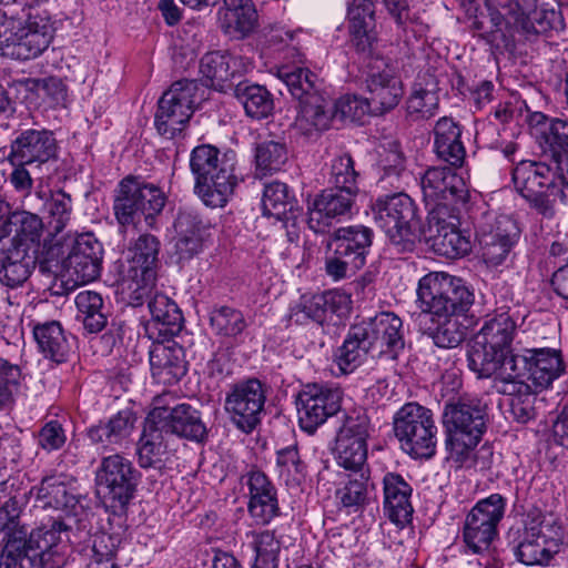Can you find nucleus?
Wrapping results in <instances>:
<instances>
[{
	"label": "nucleus",
	"instance_id": "obj_5",
	"mask_svg": "<svg viewBox=\"0 0 568 568\" xmlns=\"http://www.w3.org/2000/svg\"><path fill=\"white\" fill-rule=\"evenodd\" d=\"M164 192L152 183L126 176L114 191L113 211L120 225H133L144 217L146 225L155 227V219L165 205Z\"/></svg>",
	"mask_w": 568,
	"mask_h": 568
},
{
	"label": "nucleus",
	"instance_id": "obj_20",
	"mask_svg": "<svg viewBox=\"0 0 568 568\" xmlns=\"http://www.w3.org/2000/svg\"><path fill=\"white\" fill-rule=\"evenodd\" d=\"M420 187L428 211L442 203L460 210L469 199L464 179L445 166L428 169L422 176Z\"/></svg>",
	"mask_w": 568,
	"mask_h": 568
},
{
	"label": "nucleus",
	"instance_id": "obj_31",
	"mask_svg": "<svg viewBox=\"0 0 568 568\" xmlns=\"http://www.w3.org/2000/svg\"><path fill=\"white\" fill-rule=\"evenodd\" d=\"M443 420L448 433L483 436L486 427V405L478 398H460L446 404Z\"/></svg>",
	"mask_w": 568,
	"mask_h": 568
},
{
	"label": "nucleus",
	"instance_id": "obj_55",
	"mask_svg": "<svg viewBox=\"0 0 568 568\" xmlns=\"http://www.w3.org/2000/svg\"><path fill=\"white\" fill-rule=\"evenodd\" d=\"M210 324L216 335L236 337L247 327L244 314L230 306L215 307L210 313Z\"/></svg>",
	"mask_w": 568,
	"mask_h": 568
},
{
	"label": "nucleus",
	"instance_id": "obj_50",
	"mask_svg": "<svg viewBox=\"0 0 568 568\" xmlns=\"http://www.w3.org/2000/svg\"><path fill=\"white\" fill-rule=\"evenodd\" d=\"M277 79L283 82L288 92L297 100L304 101L317 90V77L308 69L282 65L277 69Z\"/></svg>",
	"mask_w": 568,
	"mask_h": 568
},
{
	"label": "nucleus",
	"instance_id": "obj_51",
	"mask_svg": "<svg viewBox=\"0 0 568 568\" xmlns=\"http://www.w3.org/2000/svg\"><path fill=\"white\" fill-rule=\"evenodd\" d=\"M246 538L255 552L254 566L277 568L282 541L274 531H248Z\"/></svg>",
	"mask_w": 568,
	"mask_h": 568
},
{
	"label": "nucleus",
	"instance_id": "obj_6",
	"mask_svg": "<svg viewBox=\"0 0 568 568\" xmlns=\"http://www.w3.org/2000/svg\"><path fill=\"white\" fill-rule=\"evenodd\" d=\"M374 220L400 251H410L422 232L414 201L405 193L379 197L373 205Z\"/></svg>",
	"mask_w": 568,
	"mask_h": 568
},
{
	"label": "nucleus",
	"instance_id": "obj_36",
	"mask_svg": "<svg viewBox=\"0 0 568 568\" xmlns=\"http://www.w3.org/2000/svg\"><path fill=\"white\" fill-rule=\"evenodd\" d=\"M383 484L385 513L392 523L404 527L410 521L413 515L412 487L400 475L395 473L386 474Z\"/></svg>",
	"mask_w": 568,
	"mask_h": 568
},
{
	"label": "nucleus",
	"instance_id": "obj_35",
	"mask_svg": "<svg viewBox=\"0 0 568 568\" xmlns=\"http://www.w3.org/2000/svg\"><path fill=\"white\" fill-rule=\"evenodd\" d=\"M149 361L152 376L163 384L176 383L186 373L184 352L176 343H154Z\"/></svg>",
	"mask_w": 568,
	"mask_h": 568
},
{
	"label": "nucleus",
	"instance_id": "obj_25",
	"mask_svg": "<svg viewBox=\"0 0 568 568\" xmlns=\"http://www.w3.org/2000/svg\"><path fill=\"white\" fill-rule=\"evenodd\" d=\"M44 232L42 219L28 211H14L0 226V237L10 236L6 244L10 247L38 254Z\"/></svg>",
	"mask_w": 568,
	"mask_h": 568
},
{
	"label": "nucleus",
	"instance_id": "obj_59",
	"mask_svg": "<svg viewBox=\"0 0 568 568\" xmlns=\"http://www.w3.org/2000/svg\"><path fill=\"white\" fill-rule=\"evenodd\" d=\"M286 160V148L278 142L267 141L256 148V169L263 175L281 170Z\"/></svg>",
	"mask_w": 568,
	"mask_h": 568
},
{
	"label": "nucleus",
	"instance_id": "obj_44",
	"mask_svg": "<svg viewBox=\"0 0 568 568\" xmlns=\"http://www.w3.org/2000/svg\"><path fill=\"white\" fill-rule=\"evenodd\" d=\"M2 19L0 20V54L12 58L18 49L21 14L29 6V0H0Z\"/></svg>",
	"mask_w": 568,
	"mask_h": 568
},
{
	"label": "nucleus",
	"instance_id": "obj_14",
	"mask_svg": "<svg viewBox=\"0 0 568 568\" xmlns=\"http://www.w3.org/2000/svg\"><path fill=\"white\" fill-rule=\"evenodd\" d=\"M343 392L337 386L307 384L298 393L296 405L301 428L313 434L327 418L338 413Z\"/></svg>",
	"mask_w": 568,
	"mask_h": 568
},
{
	"label": "nucleus",
	"instance_id": "obj_3",
	"mask_svg": "<svg viewBox=\"0 0 568 568\" xmlns=\"http://www.w3.org/2000/svg\"><path fill=\"white\" fill-rule=\"evenodd\" d=\"M190 169L195 180V192L204 204L224 206L237 184L234 154H221L215 146L202 144L191 152Z\"/></svg>",
	"mask_w": 568,
	"mask_h": 568
},
{
	"label": "nucleus",
	"instance_id": "obj_63",
	"mask_svg": "<svg viewBox=\"0 0 568 568\" xmlns=\"http://www.w3.org/2000/svg\"><path fill=\"white\" fill-rule=\"evenodd\" d=\"M367 113H372L367 97L346 94L336 101L332 115L342 121L355 122L361 121Z\"/></svg>",
	"mask_w": 568,
	"mask_h": 568
},
{
	"label": "nucleus",
	"instance_id": "obj_16",
	"mask_svg": "<svg viewBox=\"0 0 568 568\" xmlns=\"http://www.w3.org/2000/svg\"><path fill=\"white\" fill-rule=\"evenodd\" d=\"M266 394L255 379L235 384L225 397L224 408L232 423L244 433H251L261 422Z\"/></svg>",
	"mask_w": 568,
	"mask_h": 568
},
{
	"label": "nucleus",
	"instance_id": "obj_1",
	"mask_svg": "<svg viewBox=\"0 0 568 568\" xmlns=\"http://www.w3.org/2000/svg\"><path fill=\"white\" fill-rule=\"evenodd\" d=\"M532 133L550 162L520 161L513 170L517 192L529 206L552 219L558 204L568 203V121L536 112L530 116Z\"/></svg>",
	"mask_w": 568,
	"mask_h": 568
},
{
	"label": "nucleus",
	"instance_id": "obj_18",
	"mask_svg": "<svg viewBox=\"0 0 568 568\" xmlns=\"http://www.w3.org/2000/svg\"><path fill=\"white\" fill-rule=\"evenodd\" d=\"M103 248L91 235L79 236L68 256L62 261L61 277L71 287L87 284L99 277Z\"/></svg>",
	"mask_w": 568,
	"mask_h": 568
},
{
	"label": "nucleus",
	"instance_id": "obj_46",
	"mask_svg": "<svg viewBox=\"0 0 568 568\" xmlns=\"http://www.w3.org/2000/svg\"><path fill=\"white\" fill-rule=\"evenodd\" d=\"M165 432L151 423L145 422L143 434L138 444L139 464L143 468L156 467L164 462L168 454Z\"/></svg>",
	"mask_w": 568,
	"mask_h": 568
},
{
	"label": "nucleus",
	"instance_id": "obj_54",
	"mask_svg": "<svg viewBox=\"0 0 568 568\" xmlns=\"http://www.w3.org/2000/svg\"><path fill=\"white\" fill-rule=\"evenodd\" d=\"M235 94L246 114L253 119H264L273 110V100L266 89L261 85H242L235 89Z\"/></svg>",
	"mask_w": 568,
	"mask_h": 568
},
{
	"label": "nucleus",
	"instance_id": "obj_34",
	"mask_svg": "<svg viewBox=\"0 0 568 568\" xmlns=\"http://www.w3.org/2000/svg\"><path fill=\"white\" fill-rule=\"evenodd\" d=\"M373 232L364 225H352L337 229L327 242L328 252L342 257L352 258L355 264L364 266L366 255L372 245Z\"/></svg>",
	"mask_w": 568,
	"mask_h": 568
},
{
	"label": "nucleus",
	"instance_id": "obj_56",
	"mask_svg": "<svg viewBox=\"0 0 568 568\" xmlns=\"http://www.w3.org/2000/svg\"><path fill=\"white\" fill-rule=\"evenodd\" d=\"M290 322L305 325L310 322L323 323L326 320L325 298L322 294H305L290 308Z\"/></svg>",
	"mask_w": 568,
	"mask_h": 568
},
{
	"label": "nucleus",
	"instance_id": "obj_52",
	"mask_svg": "<svg viewBox=\"0 0 568 568\" xmlns=\"http://www.w3.org/2000/svg\"><path fill=\"white\" fill-rule=\"evenodd\" d=\"M488 8L516 28L530 27L529 16L535 12L537 0H486Z\"/></svg>",
	"mask_w": 568,
	"mask_h": 568
},
{
	"label": "nucleus",
	"instance_id": "obj_11",
	"mask_svg": "<svg viewBox=\"0 0 568 568\" xmlns=\"http://www.w3.org/2000/svg\"><path fill=\"white\" fill-rule=\"evenodd\" d=\"M99 494L113 508L123 509L133 498L138 485V471L130 459L112 454L101 459L95 473Z\"/></svg>",
	"mask_w": 568,
	"mask_h": 568
},
{
	"label": "nucleus",
	"instance_id": "obj_57",
	"mask_svg": "<svg viewBox=\"0 0 568 568\" xmlns=\"http://www.w3.org/2000/svg\"><path fill=\"white\" fill-rule=\"evenodd\" d=\"M447 449L448 458L458 467H471L474 465V448L481 436L463 434L460 432L448 433Z\"/></svg>",
	"mask_w": 568,
	"mask_h": 568
},
{
	"label": "nucleus",
	"instance_id": "obj_4",
	"mask_svg": "<svg viewBox=\"0 0 568 568\" xmlns=\"http://www.w3.org/2000/svg\"><path fill=\"white\" fill-rule=\"evenodd\" d=\"M417 302L422 311L417 321L422 326L428 324L432 315L467 312L474 295L462 278L444 272H430L418 282Z\"/></svg>",
	"mask_w": 568,
	"mask_h": 568
},
{
	"label": "nucleus",
	"instance_id": "obj_21",
	"mask_svg": "<svg viewBox=\"0 0 568 568\" xmlns=\"http://www.w3.org/2000/svg\"><path fill=\"white\" fill-rule=\"evenodd\" d=\"M149 420L162 428L165 434L191 440L200 442L206 434L200 413L195 408L185 403L171 407L165 404V396L155 399L154 407L149 413Z\"/></svg>",
	"mask_w": 568,
	"mask_h": 568
},
{
	"label": "nucleus",
	"instance_id": "obj_10",
	"mask_svg": "<svg viewBox=\"0 0 568 568\" xmlns=\"http://www.w3.org/2000/svg\"><path fill=\"white\" fill-rule=\"evenodd\" d=\"M460 210L442 203L428 212L422 236L430 248L447 258L463 257L471 250L469 239L459 230Z\"/></svg>",
	"mask_w": 568,
	"mask_h": 568
},
{
	"label": "nucleus",
	"instance_id": "obj_22",
	"mask_svg": "<svg viewBox=\"0 0 568 568\" xmlns=\"http://www.w3.org/2000/svg\"><path fill=\"white\" fill-rule=\"evenodd\" d=\"M37 499L42 508L61 510L68 517H74L81 523L88 518L91 510V499L75 491L62 476L47 477L37 488Z\"/></svg>",
	"mask_w": 568,
	"mask_h": 568
},
{
	"label": "nucleus",
	"instance_id": "obj_42",
	"mask_svg": "<svg viewBox=\"0 0 568 568\" xmlns=\"http://www.w3.org/2000/svg\"><path fill=\"white\" fill-rule=\"evenodd\" d=\"M465 312H447V314L432 315L428 322L432 325L424 324L419 326L424 334H427L436 346L442 348H454L458 346L466 336V326H464L459 316Z\"/></svg>",
	"mask_w": 568,
	"mask_h": 568
},
{
	"label": "nucleus",
	"instance_id": "obj_27",
	"mask_svg": "<svg viewBox=\"0 0 568 568\" xmlns=\"http://www.w3.org/2000/svg\"><path fill=\"white\" fill-rule=\"evenodd\" d=\"M252 67L248 59L234 55L227 51H212L205 53L200 60V73L205 85L217 91L231 88V80L246 72Z\"/></svg>",
	"mask_w": 568,
	"mask_h": 568
},
{
	"label": "nucleus",
	"instance_id": "obj_7",
	"mask_svg": "<svg viewBox=\"0 0 568 568\" xmlns=\"http://www.w3.org/2000/svg\"><path fill=\"white\" fill-rule=\"evenodd\" d=\"M159 247L154 235L142 234L128 250L120 286L132 306L142 305L153 290Z\"/></svg>",
	"mask_w": 568,
	"mask_h": 568
},
{
	"label": "nucleus",
	"instance_id": "obj_29",
	"mask_svg": "<svg viewBox=\"0 0 568 568\" xmlns=\"http://www.w3.org/2000/svg\"><path fill=\"white\" fill-rule=\"evenodd\" d=\"M250 500L248 514L257 525H267L278 516L277 491L273 483L261 470H252L246 476Z\"/></svg>",
	"mask_w": 568,
	"mask_h": 568
},
{
	"label": "nucleus",
	"instance_id": "obj_8",
	"mask_svg": "<svg viewBox=\"0 0 568 568\" xmlns=\"http://www.w3.org/2000/svg\"><path fill=\"white\" fill-rule=\"evenodd\" d=\"M394 433L404 452L414 458H432L436 453L438 428L430 409L408 403L394 416Z\"/></svg>",
	"mask_w": 568,
	"mask_h": 568
},
{
	"label": "nucleus",
	"instance_id": "obj_19",
	"mask_svg": "<svg viewBox=\"0 0 568 568\" xmlns=\"http://www.w3.org/2000/svg\"><path fill=\"white\" fill-rule=\"evenodd\" d=\"M561 545L562 530L559 526L550 519L531 521L524 531L516 555L527 566L545 565L559 552Z\"/></svg>",
	"mask_w": 568,
	"mask_h": 568
},
{
	"label": "nucleus",
	"instance_id": "obj_61",
	"mask_svg": "<svg viewBox=\"0 0 568 568\" xmlns=\"http://www.w3.org/2000/svg\"><path fill=\"white\" fill-rule=\"evenodd\" d=\"M505 498L499 494H491L484 498L473 507L468 516H474L479 523L489 525L497 531V525L501 520L505 513Z\"/></svg>",
	"mask_w": 568,
	"mask_h": 568
},
{
	"label": "nucleus",
	"instance_id": "obj_2",
	"mask_svg": "<svg viewBox=\"0 0 568 568\" xmlns=\"http://www.w3.org/2000/svg\"><path fill=\"white\" fill-rule=\"evenodd\" d=\"M517 332L513 315L503 312L489 317L468 343L467 362L478 378H496L511 373L525 364L519 354H511V343Z\"/></svg>",
	"mask_w": 568,
	"mask_h": 568
},
{
	"label": "nucleus",
	"instance_id": "obj_58",
	"mask_svg": "<svg viewBox=\"0 0 568 568\" xmlns=\"http://www.w3.org/2000/svg\"><path fill=\"white\" fill-rule=\"evenodd\" d=\"M496 535L497 531L490 528L489 525L479 523L474 518V516H466L463 538L466 546L474 554L486 551L490 547Z\"/></svg>",
	"mask_w": 568,
	"mask_h": 568
},
{
	"label": "nucleus",
	"instance_id": "obj_41",
	"mask_svg": "<svg viewBox=\"0 0 568 568\" xmlns=\"http://www.w3.org/2000/svg\"><path fill=\"white\" fill-rule=\"evenodd\" d=\"M37 255L3 245L0 248V282L8 287L22 285L34 267Z\"/></svg>",
	"mask_w": 568,
	"mask_h": 568
},
{
	"label": "nucleus",
	"instance_id": "obj_38",
	"mask_svg": "<svg viewBox=\"0 0 568 568\" xmlns=\"http://www.w3.org/2000/svg\"><path fill=\"white\" fill-rule=\"evenodd\" d=\"M375 351L361 323L352 325L343 344L336 349L334 361L343 374L353 373Z\"/></svg>",
	"mask_w": 568,
	"mask_h": 568
},
{
	"label": "nucleus",
	"instance_id": "obj_40",
	"mask_svg": "<svg viewBox=\"0 0 568 568\" xmlns=\"http://www.w3.org/2000/svg\"><path fill=\"white\" fill-rule=\"evenodd\" d=\"M332 119L328 101L320 93H314L300 102L294 125L300 133L313 136L328 129Z\"/></svg>",
	"mask_w": 568,
	"mask_h": 568
},
{
	"label": "nucleus",
	"instance_id": "obj_9",
	"mask_svg": "<svg viewBox=\"0 0 568 568\" xmlns=\"http://www.w3.org/2000/svg\"><path fill=\"white\" fill-rule=\"evenodd\" d=\"M200 90L195 80H179L162 94L154 118L155 128L162 136L174 139L182 133L203 99Z\"/></svg>",
	"mask_w": 568,
	"mask_h": 568
},
{
	"label": "nucleus",
	"instance_id": "obj_62",
	"mask_svg": "<svg viewBox=\"0 0 568 568\" xmlns=\"http://www.w3.org/2000/svg\"><path fill=\"white\" fill-rule=\"evenodd\" d=\"M30 83L32 84L31 89L34 90L50 108L65 105L68 89L60 78L49 77L34 79L31 80Z\"/></svg>",
	"mask_w": 568,
	"mask_h": 568
},
{
	"label": "nucleus",
	"instance_id": "obj_43",
	"mask_svg": "<svg viewBox=\"0 0 568 568\" xmlns=\"http://www.w3.org/2000/svg\"><path fill=\"white\" fill-rule=\"evenodd\" d=\"M434 134L437 155L453 166H460L466 152L460 141L459 125L453 119L444 116L437 121Z\"/></svg>",
	"mask_w": 568,
	"mask_h": 568
},
{
	"label": "nucleus",
	"instance_id": "obj_39",
	"mask_svg": "<svg viewBox=\"0 0 568 568\" xmlns=\"http://www.w3.org/2000/svg\"><path fill=\"white\" fill-rule=\"evenodd\" d=\"M509 374L504 371L500 377L494 379V387L498 393L511 396L510 408L514 417L520 423H526L535 415L534 402L537 390L527 382L510 379Z\"/></svg>",
	"mask_w": 568,
	"mask_h": 568
},
{
	"label": "nucleus",
	"instance_id": "obj_23",
	"mask_svg": "<svg viewBox=\"0 0 568 568\" xmlns=\"http://www.w3.org/2000/svg\"><path fill=\"white\" fill-rule=\"evenodd\" d=\"M357 192L331 187L316 195L307 205V223L314 232H324L333 221L352 213Z\"/></svg>",
	"mask_w": 568,
	"mask_h": 568
},
{
	"label": "nucleus",
	"instance_id": "obj_64",
	"mask_svg": "<svg viewBox=\"0 0 568 568\" xmlns=\"http://www.w3.org/2000/svg\"><path fill=\"white\" fill-rule=\"evenodd\" d=\"M357 173L354 169V162L348 154L336 156L331 165L329 182L335 187L351 189V191L358 192L356 185Z\"/></svg>",
	"mask_w": 568,
	"mask_h": 568
},
{
	"label": "nucleus",
	"instance_id": "obj_33",
	"mask_svg": "<svg viewBox=\"0 0 568 568\" xmlns=\"http://www.w3.org/2000/svg\"><path fill=\"white\" fill-rule=\"evenodd\" d=\"M174 227L178 235L174 247L179 262L193 258L203 248L209 225L194 212L181 211Z\"/></svg>",
	"mask_w": 568,
	"mask_h": 568
},
{
	"label": "nucleus",
	"instance_id": "obj_30",
	"mask_svg": "<svg viewBox=\"0 0 568 568\" xmlns=\"http://www.w3.org/2000/svg\"><path fill=\"white\" fill-rule=\"evenodd\" d=\"M361 324L379 354L386 353L396 357L404 348L403 321L395 313L382 312Z\"/></svg>",
	"mask_w": 568,
	"mask_h": 568
},
{
	"label": "nucleus",
	"instance_id": "obj_17",
	"mask_svg": "<svg viewBox=\"0 0 568 568\" xmlns=\"http://www.w3.org/2000/svg\"><path fill=\"white\" fill-rule=\"evenodd\" d=\"M369 419L364 413L347 415L337 433L335 456L337 464L348 470L358 471L367 458L366 439Z\"/></svg>",
	"mask_w": 568,
	"mask_h": 568
},
{
	"label": "nucleus",
	"instance_id": "obj_13",
	"mask_svg": "<svg viewBox=\"0 0 568 568\" xmlns=\"http://www.w3.org/2000/svg\"><path fill=\"white\" fill-rule=\"evenodd\" d=\"M366 91L372 114L382 115L398 105L404 88L397 65L386 58H374L368 65Z\"/></svg>",
	"mask_w": 568,
	"mask_h": 568
},
{
	"label": "nucleus",
	"instance_id": "obj_15",
	"mask_svg": "<svg viewBox=\"0 0 568 568\" xmlns=\"http://www.w3.org/2000/svg\"><path fill=\"white\" fill-rule=\"evenodd\" d=\"M519 234L520 229L511 215L485 214L477 230L484 261L494 266L501 264Z\"/></svg>",
	"mask_w": 568,
	"mask_h": 568
},
{
	"label": "nucleus",
	"instance_id": "obj_53",
	"mask_svg": "<svg viewBox=\"0 0 568 568\" xmlns=\"http://www.w3.org/2000/svg\"><path fill=\"white\" fill-rule=\"evenodd\" d=\"M146 298H150L148 307L153 322L162 325L165 334L180 331L183 317L174 301L161 293H155L152 297L149 295Z\"/></svg>",
	"mask_w": 568,
	"mask_h": 568
},
{
	"label": "nucleus",
	"instance_id": "obj_48",
	"mask_svg": "<svg viewBox=\"0 0 568 568\" xmlns=\"http://www.w3.org/2000/svg\"><path fill=\"white\" fill-rule=\"evenodd\" d=\"M136 418L130 410H121L106 424L91 427L88 436L92 443L120 444L134 429Z\"/></svg>",
	"mask_w": 568,
	"mask_h": 568
},
{
	"label": "nucleus",
	"instance_id": "obj_37",
	"mask_svg": "<svg viewBox=\"0 0 568 568\" xmlns=\"http://www.w3.org/2000/svg\"><path fill=\"white\" fill-rule=\"evenodd\" d=\"M219 23L222 31L230 37L236 39L246 37L257 23L254 3L252 0H224L219 11Z\"/></svg>",
	"mask_w": 568,
	"mask_h": 568
},
{
	"label": "nucleus",
	"instance_id": "obj_24",
	"mask_svg": "<svg viewBox=\"0 0 568 568\" xmlns=\"http://www.w3.org/2000/svg\"><path fill=\"white\" fill-rule=\"evenodd\" d=\"M519 357L525 359V364L516 366V371L510 374V379L531 382L532 389L537 392L550 386L564 369L561 358L556 351L527 349Z\"/></svg>",
	"mask_w": 568,
	"mask_h": 568
},
{
	"label": "nucleus",
	"instance_id": "obj_32",
	"mask_svg": "<svg viewBox=\"0 0 568 568\" xmlns=\"http://www.w3.org/2000/svg\"><path fill=\"white\" fill-rule=\"evenodd\" d=\"M348 32L354 49L371 54L377 40L372 0H352L348 7Z\"/></svg>",
	"mask_w": 568,
	"mask_h": 568
},
{
	"label": "nucleus",
	"instance_id": "obj_26",
	"mask_svg": "<svg viewBox=\"0 0 568 568\" xmlns=\"http://www.w3.org/2000/svg\"><path fill=\"white\" fill-rule=\"evenodd\" d=\"M58 143L52 131L47 129L23 130L10 143L12 160L29 164H44L57 158Z\"/></svg>",
	"mask_w": 568,
	"mask_h": 568
},
{
	"label": "nucleus",
	"instance_id": "obj_49",
	"mask_svg": "<svg viewBox=\"0 0 568 568\" xmlns=\"http://www.w3.org/2000/svg\"><path fill=\"white\" fill-rule=\"evenodd\" d=\"M78 320L83 323L90 333H98L106 325V316L103 313V300L93 291H82L75 297Z\"/></svg>",
	"mask_w": 568,
	"mask_h": 568
},
{
	"label": "nucleus",
	"instance_id": "obj_47",
	"mask_svg": "<svg viewBox=\"0 0 568 568\" xmlns=\"http://www.w3.org/2000/svg\"><path fill=\"white\" fill-rule=\"evenodd\" d=\"M262 206L264 215L278 221L295 217L296 200L285 183L276 181L267 184L264 189Z\"/></svg>",
	"mask_w": 568,
	"mask_h": 568
},
{
	"label": "nucleus",
	"instance_id": "obj_60",
	"mask_svg": "<svg viewBox=\"0 0 568 568\" xmlns=\"http://www.w3.org/2000/svg\"><path fill=\"white\" fill-rule=\"evenodd\" d=\"M47 212L50 217V225L55 233L64 230L71 220L72 199L62 190L51 193L50 199L45 203Z\"/></svg>",
	"mask_w": 568,
	"mask_h": 568
},
{
	"label": "nucleus",
	"instance_id": "obj_12",
	"mask_svg": "<svg viewBox=\"0 0 568 568\" xmlns=\"http://www.w3.org/2000/svg\"><path fill=\"white\" fill-rule=\"evenodd\" d=\"M68 541L67 528L60 521L32 530L29 538L22 540L26 551L22 566L61 568L67 561Z\"/></svg>",
	"mask_w": 568,
	"mask_h": 568
},
{
	"label": "nucleus",
	"instance_id": "obj_28",
	"mask_svg": "<svg viewBox=\"0 0 568 568\" xmlns=\"http://www.w3.org/2000/svg\"><path fill=\"white\" fill-rule=\"evenodd\" d=\"M53 39V27L45 14L28 12L21 14L18 49L12 59L29 60L39 57Z\"/></svg>",
	"mask_w": 568,
	"mask_h": 568
},
{
	"label": "nucleus",
	"instance_id": "obj_45",
	"mask_svg": "<svg viewBox=\"0 0 568 568\" xmlns=\"http://www.w3.org/2000/svg\"><path fill=\"white\" fill-rule=\"evenodd\" d=\"M33 336L39 351L49 359L62 363L70 351L64 331L58 321L37 323L33 326Z\"/></svg>",
	"mask_w": 568,
	"mask_h": 568
}]
</instances>
